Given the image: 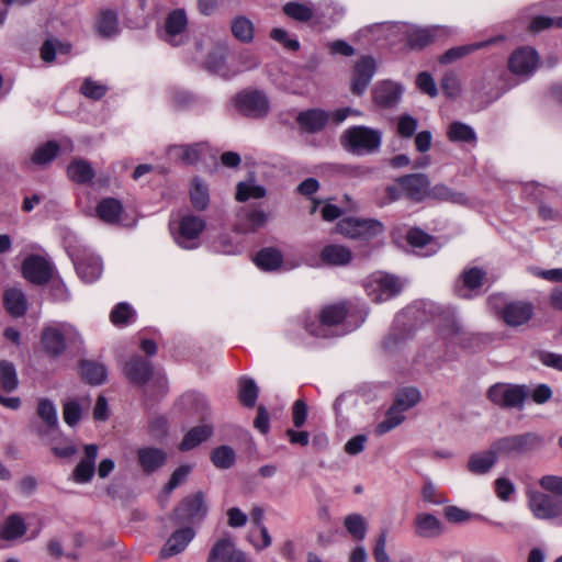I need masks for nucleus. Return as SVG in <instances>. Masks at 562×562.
Masks as SVG:
<instances>
[{
  "mask_svg": "<svg viewBox=\"0 0 562 562\" xmlns=\"http://www.w3.org/2000/svg\"><path fill=\"white\" fill-rule=\"evenodd\" d=\"M448 136L452 142L474 143L476 140L474 130L461 122H453L450 125Z\"/></svg>",
  "mask_w": 562,
  "mask_h": 562,
  "instance_id": "a18cd8bd",
  "label": "nucleus"
},
{
  "mask_svg": "<svg viewBox=\"0 0 562 562\" xmlns=\"http://www.w3.org/2000/svg\"><path fill=\"white\" fill-rule=\"evenodd\" d=\"M350 311V304L341 302L325 306L321 312V322L323 325L333 326L342 322Z\"/></svg>",
  "mask_w": 562,
  "mask_h": 562,
  "instance_id": "7c9ffc66",
  "label": "nucleus"
},
{
  "mask_svg": "<svg viewBox=\"0 0 562 562\" xmlns=\"http://www.w3.org/2000/svg\"><path fill=\"white\" fill-rule=\"evenodd\" d=\"M402 95L401 86L391 82L383 81L376 85L373 89V101L381 108H393L396 105Z\"/></svg>",
  "mask_w": 562,
  "mask_h": 562,
  "instance_id": "4be33fe9",
  "label": "nucleus"
},
{
  "mask_svg": "<svg viewBox=\"0 0 562 562\" xmlns=\"http://www.w3.org/2000/svg\"><path fill=\"white\" fill-rule=\"evenodd\" d=\"M397 182L404 194L415 202H420L428 195L429 180L424 173L403 176Z\"/></svg>",
  "mask_w": 562,
  "mask_h": 562,
  "instance_id": "2eb2a0df",
  "label": "nucleus"
},
{
  "mask_svg": "<svg viewBox=\"0 0 562 562\" xmlns=\"http://www.w3.org/2000/svg\"><path fill=\"white\" fill-rule=\"evenodd\" d=\"M492 448L499 457L520 456L515 435L506 436L494 441Z\"/></svg>",
  "mask_w": 562,
  "mask_h": 562,
  "instance_id": "5fc2aeb1",
  "label": "nucleus"
},
{
  "mask_svg": "<svg viewBox=\"0 0 562 562\" xmlns=\"http://www.w3.org/2000/svg\"><path fill=\"white\" fill-rule=\"evenodd\" d=\"M441 89L443 93L449 98L454 99L459 97L461 92V86L458 76L452 71L446 72L441 79Z\"/></svg>",
  "mask_w": 562,
  "mask_h": 562,
  "instance_id": "4d7b16f0",
  "label": "nucleus"
},
{
  "mask_svg": "<svg viewBox=\"0 0 562 562\" xmlns=\"http://www.w3.org/2000/svg\"><path fill=\"white\" fill-rule=\"evenodd\" d=\"M234 105L241 115L250 119H263L270 112L269 99L261 90L240 91L234 98Z\"/></svg>",
  "mask_w": 562,
  "mask_h": 562,
  "instance_id": "39448f33",
  "label": "nucleus"
},
{
  "mask_svg": "<svg viewBox=\"0 0 562 562\" xmlns=\"http://www.w3.org/2000/svg\"><path fill=\"white\" fill-rule=\"evenodd\" d=\"M238 398L246 407H254L258 397V386L255 381L249 378L239 379Z\"/></svg>",
  "mask_w": 562,
  "mask_h": 562,
  "instance_id": "ea45409f",
  "label": "nucleus"
},
{
  "mask_svg": "<svg viewBox=\"0 0 562 562\" xmlns=\"http://www.w3.org/2000/svg\"><path fill=\"white\" fill-rule=\"evenodd\" d=\"M342 147L355 155H369L379 150L382 132L363 125L347 128L341 135Z\"/></svg>",
  "mask_w": 562,
  "mask_h": 562,
  "instance_id": "f257e3e1",
  "label": "nucleus"
},
{
  "mask_svg": "<svg viewBox=\"0 0 562 562\" xmlns=\"http://www.w3.org/2000/svg\"><path fill=\"white\" fill-rule=\"evenodd\" d=\"M539 63L538 53L531 47H520L508 58V69L517 76L529 77Z\"/></svg>",
  "mask_w": 562,
  "mask_h": 562,
  "instance_id": "f8f14e48",
  "label": "nucleus"
},
{
  "mask_svg": "<svg viewBox=\"0 0 562 562\" xmlns=\"http://www.w3.org/2000/svg\"><path fill=\"white\" fill-rule=\"evenodd\" d=\"M532 306L529 303L513 302L503 310V319L509 326H519L530 319Z\"/></svg>",
  "mask_w": 562,
  "mask_h": 562,
  "instance_id": "b1692460",
  "label": "nucleus"
},
{
  "mask_svg": "<svg viewBox=\"0 0 562 562\" xmlns=\"http://www.w3.org/2000/svg\"><path fill=\"white\" fill-rule=\"evenodd\" d=\"M375 60L370 56L361 57L353 67L351 92L361 95L368 88L375 72Z\"/></svg>",
  "mask_w": 562,
  "mask_h": 562,
  "instance_id": "ddd939ff",
  "label": "nucleus"
},
{
  "mask_svg": "<svg viewBox=\"0 0 562 562\" xmlns=\"http://www.w3.org/2000/svg\"><path fill=\"white\" fill-rule=\"evenodd\" d=\"M95 211L102 222L113 225L120 222L124 209L119 200L105 198L99 202Z\"/></svg>",
  "mask_w": 562,
  "mask_h": 562,
  "instance_id": "bb28decb",
  "label": "nucleus"
},
{
  "mask_svg": "<svg viewBox=\"0 0 562 562\" xmlns=\"http://www.w3.org/2000/svg\"><path fill=\"white\" fill-rule=\"evenodd\" d=\"M415 532L423 538H435L441 535L442 526L434 515L422 513L415 518Z\"/></svg>",
  "mask_w": 562,
  "mask_h": 562,
  "instance_id": "cd10ccee",
  "label": "nucleus"
},
{
  "mask_svg": "<svg viewBox=\"0 0 562 562\" xmlns=\"http://www.w3.org/2000/svg\"><path fill=\"white\" fill-rule=\"evenodd\" d=\"M190 472H191V467L190 465L184 464V465H180L179 468H177L172 472L169 482L166 484V487H165L166 492L170 493L177 486H179L181 483H183L186 481V479L188 477Z\"/></svg>",
  "mask_w": 562,
  "mask_h": 562,
  "instance_id": "0e129e2a",
  "label": "nucleus"
},
{
  "mask_svg": "<svg viewBox=\"0 0 562 562\" xmlns=\"http://www.w3.org/2000/svg\"><path fill=\"white\" fill-rule=\"evenodd\" d=\"M204 149L203 144L173 145L168 149L171 159L179 160L186 165L195 164Z\"/></svg>",
  "mask_w": 562,
  "mask_h": 562,
  "instance_id": "c85d7f7f",
  "label": "nucleus"
},
{
  "mask_svg": "<svg viewBox=\"0 0 562 562\" xmlns=\"http://www.w3.org/2000/svg\"><path fill=\"white\" fill-rule=\"evenodd\" d=\"M19 385L15 368L12 363L2 361V392H12Z\"/></svg>",
  "mask_w": 562,
  "mask_h": 562,
  "instance_id": "13d9d810",
  "label": "nucleus"
},
{
  "mask_svg": "<svg viewBox=\"0 0 562 562\" xmlns=\"http://www.w3.org/2000/svg\"><path fill=\"white\" fill-rule=\"evenodd\" d=\"M485 272L479 268H471L463 272V283L468 289H476L482 285Z\"/></svg>",
  "mask_w": 562,
  "mask_h": 562,
  "instance_id": "69168bd1",
  "label": "nucleus"
},
{
  "mask_svg": "<svg viewBox=\"0 0 562 562\" xmlns=\"http://www.w3.org/2000/svg\"><path fill=\"white\" fill-rule=\"evenodd\" d=\"M64 420L69 426H75L81 418V409L77 402L70 401L65 404L63 412Z\"/></svg>",
  "mask_w": 562,
  "mask_h": 562,
  "instance_id": "338daca9",
  "label": "nucleus"
},
{
  "mask_svg": "<svg viewBox=\"0 0 562 562\" xmlns=\"http://www.w3.org/2000/svg\"><path fill=\"white\" fill-rule=\"evenodd\" d=\"M234 37L243 43H250L254 38V24L246 16H237L231 23Z\"/></svg>",
  "mask_w": 562,
  "mask_h": 562,
  "instance_id": "58836bf2",
  "label": "nucleus"
},
{
  "mask_svg": "<svg viewBox=\"0 0 562 562\" xmlns=\"http://www.w3.org/2000/svg\"><path fill=\"white\" fill-rule=\"evenodd\" d=\"M527 507L536 520L559 521L562 519V499L548 492L531 490L526 494Z\"/></svg>",
  "mask_w": 562,
  "mask_h": 562,
  "instance_id": "f03ea898",
  "label": "nucleus"
},
{
  "mask_svg": "<svg viewBox=\"0 0 562 562\" xmlns=\"http://www.w3.org/2000/svg\"><path fill=\"white\" fill-rule=\"evenodd\" d=\"M21 272L29 282L35 285H45L53 277L54 266L40 255H30L23 260Z\"/></svg>",
  "mask_w": 562,
  "mask_h": 562,
  "instance_id": "9d476101",
  "label": "nucleus"
},
{
  "mask_svg": "<svg viewBox=\"0 0 562 562\" xmlns=\"http://www.w3.org/2000/svg\"><path fill=\"white\" fill-rule=\"evenodd\" d=\"M443 513L446 518L454 524L465 522L472 517L471 513L457 506H447Z\"/></svg>",
  "mask_w": 562,
  "mask_h": 562,
  "instance_id": "774afa93",
  "label": "nucleus"
},
{
  "mask_svg": "<svg viewBox=\"0 0 562 562\" xmlns=\"http://www.w3.org/2000/svg\"><path fill=\"white\" fill-rule=\"evenodd\" d=\"M81 376L92 385L102 384L106 378V369L102 363L83 360L80 364Z\"/></svg>",
  "mask_w": 562,
  "mask_h": 562,
  "instance_id": "f704fd0d",
  "label": "nucleus"
},
{
  "mask_svg": "<svg viewBox=\"0 0 562 562\" xmlns=\"http://www.w3.org/2000/svg\"><path fill=\"white\" fill-rule=\"evenodd\" d=\"M80 91L89 99L99 100L106 93L108 88L91 79H86Z\"/></svg>",
  "mask_w": 562,
  "mask_h": 562,
  "instance_id": "680f3d73",
  "label": "nucleus"
},
{
  "mask_svg": "<svg viewBox=\"0 0 562 562\" xmlns=\"http://www.w3.org/2000/svg\"><path fill=\"white\" fill-rule=\"evenodd\" d=\"M212 427L207 425L193 427L184 436L183 440L179 446V449L181 451H188L195 448L196 446L209 439L210 436L212 435Z\"/></svg>",
  "mask_w": 562,
  "mask_h": 562,
  "instance_id": "473e14b6",
  "label": "nucleus"
},
{
  "mask_svg": "<svg viewBox=\"0 0 562 562\" xmlns=\"http://www.w3.org/2000/svg\"><path fill=\"white\" fill-rule=\"evenodd\" d=\"M58 151L59 145L54 140H49L34 150L31 160L35 165H47L57 156Z\"/></svg>",
  "mask_w": 562,
  "mask_h": 562,
  "instance_id": "37998d69",
  "label": "nucleus"
},
{
  "mask_svg": "<svg viewBox=\"0 0 562 562\" xmlns=\"http://www.w3.org/2000/svg\"><path fill=\"white\" fill-rule=\"evenodd\" d=\"M204 228L203 218L191 214L184 215L178 222L175 240L181 248L194 249L199 246V238Z\"/></svg>",
  "mask_w": 562,
  "mask_h": 562,
  "instance_id": "1a4fd4ad",
  "label": "nucleus"
},
{
  "mask_svg": "<svg viewBox=\"0 0 562 562\" xmlns=\"http://www.w3.org/2000/svg\"><path fill=\"white\" fill-rule=\"evenodd\" d=\"M76 341L80 336L76 328L69 324H59L58 326H47L43 329L41 341L46 353L57 357L66 349L65 340Z\"/></svg>",
  "mask_w": 562,
  "mask_h": 562,
  "instance_id": "423d86ee",
  "label": "nucleus"
},
{
  "mask_svg": "<svg viewBox=\"0 0 562 562\" xmlns=\"http://www.w3.org/2000/svg\"><path fill=\"white\" fill-rule=\"evenodd\" d=\"M123 372L130 382L144 385L151 379L154 368L149 360L140 356H134L125 362Z\"/></svg>",
  "mask_w": 562,
  "mask_h": 562,
  "instance_id": "4468645a",
  "label": "nucleus"
},
{
  "mask_svg": "<svg viewBox=\"0 0 562 562\" xmlns=\"http://www.w3.org/2000/svg\"><path fill=\"white\" fill-rule=\"evenodd\" d=\"M167 452L156 447H143L137 450V461L143 472L151 474L167 462Z\"/></svg>",
  "mask_w": 562,
  "mask_h": 562,
  "instance_id": "f3484780",
  "label": "nucleus"
},
{
  "mask_svg": "<svg viewBox=\"0 0 562 562\" xmlns=\"http://www.w3.org/2000/svg\"><path fill=\"white\" fill-rule=\"evenodd\" d=\"M188 20L184 10L177 9L170 12L166 19L165 29L168 35V41L177 46L179 43L173 42L172 38L180 35L187 26Z\"/></svg>",
  "mask_w": 562,
  "mask_h": 562,
  "instance_id": "c756f323",
  "label": "nucleus"
},
{
  "mask_svg": "<svg viewBox=\"0 0 562 562\" xmlns=\"http://www.w3.org/2000/svg\"><path fill=\"white\" fill-rule=\"evenodd\" d=\"M255 262L262 270H276L282 262V254L276 248H263L256 255Z\"/></svg>",
  "mask_w": 562,
  "mask_h": 562,
  "instance_id": "e433bc0d",
  "label": "nucleus"
},
{
  "mask_svg": "<svg viewBox=\"0 0 562 562\" xmlns=\"http://www.w3.org/2000/svg\"><path fill=\"white\" fill-rule=\"evenodd\" d=\"M207 513V506L204 502L202 492L187 496L175 509V519L177 522H191L195 519H203Z\"/></svg>",
  "mask_w": 562,
  "mask_h": 562,
  "instance_id": "9b49d317",
  "label": "nucleus"
},
{
  "mask_svg": "<svg viewBox=\"0 0 562 562\" xmlns=\"http://www.w3.org/2000/svg\"><path fill=\"white\" fill-rule=\"evenodd\" d=\"M420 400V393L415 387H405L396 393L394 398L393 407L398 409L400 413H404L415 406Z\"/></svg>",
  "mask_w": 562,
  "mask_h": 562,
  "instance_id": "4c0bfd02",
  "label": "nucleus"
},
{
  "mask_svg": "<svg viewBox=\"0 0 562 562\" xmlns=\"http://www.w3.org/2000/svg\"><path fill=\"white\" fill-rule=\"evenodd\" d=\"M266 195V189L249 182H239L236 188V200L245 202L249 199H261Z\"/></svg>",
  "mask_w": 562,
  "mask_h": 562,
  "instance_id": "603ef678",
  "label": "nucleus"
},
{
  "mask_svg": "<svg viewBox=\"0 0 562 562\" xmlns=\"http://www.w3.org/2000/svg\"><path fill=\"white\" fill-rule=\"evenodd\" d=\"M453 333L456 335H462L460 344L462 345V347L471 349L473 351L479 350L481 348V345L484 342L482 336L474 334H464L462 333V328L457 324H453Z\"/></svg>",
  "mask_w": 562,
  "mask_h": 562,
  "instance_id": "052dcab7",
  "label": "nucleus"
},
{
  "mask_svg": "<svg viewBox=\"0 0 562 562\" xmlns=\"http://www.w3.org/2000/svg\"><path fill=\"white\" fill-rule=\"evenodd\" d=\"M69 256L72 259L78 276L85 282H93L99 279L102 273V260L90 249L83 246L69 248Z\"/></svg>",
  "mask_w": 562,
  "mask_h": 562,
  "instance_id": "0eeeda50",
  "label": "nucleus"
},
{
  "mask_svg": "<svg viewBox=\"0 0 562 562\" xmlns=\"http://www.w3.org/2000/svg\"><path fill=\"white\" fill-rule=\"evenodd\" d=\"M245 554L235 549L229 539H221L212 547L206 562H246Z\"/></svg>",
  "mask_w": 562,
  "mask_h": 562,
  "instance_id": "6ab92c4d",
  "label": "nucleus"
},
{
  "mask_svg": "<svg viewBox=\"0 0 562 562\" xmlns=\"http://www.w3.org/2000/svg\"><path fill=\"white\" fill-rule=\"evenodd\" d=\"M492 42H494V40H492ZM490 43H491V41H490ZM487 44H488V42H479V43H474V44H469V45L450 48L443 55L440 56L439 61L441 64L453 63L476 49L485 47Z\"/></svg>",
  "mask_w": 562,
  "mask_h": 562,
  "instance_id": "79ce46f5",
  "label": "nucleus"
},
{
  "mask_svg": "<svg viewBox=\"0 0 562 562\" xmlns=\"http://www.w3.org/2000/svg\"><path fill=\"white\" fill-rule=\"evenodd\" d=\"M337 232L351 239L369 240L383 233L381 222L373 218L344 217L336 225Z\"/></svg>",
  "mask_w": 562,
  "mask_h": 562,
  "instance_id": "20e7f679",
  "label": "nucleus"
},
{
  "mask_svg": "<svg viewBox=\"0 0 562 562\" xmlns=\"http://www.w3.org/2000/svg\"><path fill=\"white\" fill-rule=\"evenodd\" d=\"M497 453L494 448L470 456L468 461V470L473 474H485L496 463Z\"/></svg>",
  "mask_w": 562,
  "mask_h": 562,
  "instance_id": "a878e982",
  "label": "nucleus"
},
{
  "mask_svg": "<svg viewBox=\"0 0 562 562\" xmlns=\"http://www.w3.org/2000/svg\"><path fill=\"white\" fill-rule=\"evenodd\" d=\"M328 120V114L318 109H312L299 113L297 124L307 133H316L324 128Z\"/></svg>",
  "mask_w": 562,
  "mask_h": 562,
  "instance_id": "393cba45",
  "label": "nucleus"
},
{
  "mask_svg": "<svg viewBox=\"0 0 562 562\" xmlns=\"http://www.w3.org/2000/svg\"><path fill=\"white\" fill-rule=\"evenodd\" d=\"M27 530L24 519L19 514L10 515L2 524V540H16Z\"/></svg>",
  "mask_w": 562,
  "mask_h": 562,
  "instance_id": "2f4dec72",
  "label": "nucleus"
},
{
  "mask_svg": "<svg viewBox=\"0 0 562 562\" xmlns=\"http://www.w3.org/2000/svg\"><path fill=\"white\" fill-rule=\"evenodd\" d=\"M538 484L544 492L562 499V475L546 474L539 479Z\"/></svg>",
  "mask_w": 562,
  "mask_h": 562,
  "instance_id": "6e6d98bb",
  "label": "nucleus"
},
{
  "mask_svg": "<svg viewBox=\"0 0 562 562\" xmlns=\"http://www.w3.org/2000/svg\"><path fill=\"white\" fill-rule=\"evenodd\" d=\"M2 302L12 317H21L27 311V299L20 288L7 289L2 294Z\"/></svg>",
  "mask_w": 562,
  "mask_h": 562,
  "instance_id": "5701e85b",
  "label": "nucleus"
},
{
  "mask_svg": "<svg viewBox=\"0 0 562 562\" xmlns=\"http://www.w3.org/2000/svg\"><path fill=\"white\" fill-rule=\"evenodd\" d=\"M283 12L289 18L299 21L307 22L313 18V10L300 2L291 1L283 5Z\"/></svg>",
  "mask_w": 562,
  "mask_h": 562,
  "instance_id": "3c124183",
  "label": "nucleus"
},
{
  "mask_svg": "<svg viewBox=\"0 0 562 562\" xmlns=\"http://www.w3.org/2000/svg\"><path fill=\"white\" fill-rule=\"evenodd\" d=\"M133 316V310L127 303H119L111 312V322L119 326L125 325L128 319Z\"/></svg>",
  "mask_w": 562,
  "mask_h": 562,
  "instance_id": "e2e57ef3",
  "label": "nucleus"
},
{
  "mask_svg": "<svg viewBox=\"0 0 562 562\" xmlns=\"http://www.w3.org/2000/svg\"><path fill=\"white\" fill-rule=\"evenodd\" d=\"M68 177L77 183H86L91 181L95 173L92 166L83 159H75L67 169Z\"/></svg>",
  "mask_w": 562,
  "mask_h": 562,
  "instance_id": "72a5a7b5",
  "label": "nucleus"
},
{
  "mask_svg": "<svg viewBox=\"0 0 562 562\" xmlns=\"http://www.w3.org/2000/svg\"><path fill=\"white\" fill-rule=\"evenodd\" d=\"M353 258L352 251L342 245L331 244L325 246L319 254V260L327 267L348 266Z\"/></svg>",
  "mask_w": 562,
  "mask_h": 562,
  "instance_id": "412c9836",
  "label": "nucleus"
},
{
  "mask_svg": "<svg viewBox=\"0 0 562 562\" xmlns=\"http://www.w3.org/2000/svg\"><path fill=\"white\" fill-rule=\"evenodd\" d=\"M194 535L191 527H184L172 532L160 550V558L166 559L181 553L192 541Z\"/></svg>",
  "mask_w": 562,
  "mask_h": 562,
  "instance_id": "a211bd4d",
  "label": "nucleus"
},
{
  "mask_svg": "<svg viewBox=\"0 0 562 562\" xmlns=\"http://www.w3.org/2000/svg\"><path fill=\"white\" fill-rule=\"evenodd\" d=\"M530 389L524 384L496 383L486 393L487 398L502 408L522 409Z\"/></svg>",
  "mask_w": 562,
  "mask_h": 562,
  "instance_id": "7ed1b4c3",
  "label": "nucleus"
},
{
  "mask_svg": "<svg viewBox=\"0 0 562 562\" xmlns=\"http://www.w3.org/2000/svg\"><path fill=\"white\" fill-rule=\"evenodd\" d=\"M368 295L376 303L397 295L403 288L401 280L392 274L375 273L364 284Z\"/></svg>",
  "mask_w": 562,
  "mask_h": 562,
  "instance_id": "6e6552de",
  "label": "nucleus"
},
{
  "mask_svg": "<svg viewBox=\"0 0 562 562\" xmlns=\"http://www.w3.org/2000/svg\"><path fill=\"white\" fill-rule=\"evenodd\" d=\"M403 420L404 415L391 406L385 414V418L375 426L374 431L378 436L384 435L401 425Z\"/></svg>",
  "mask_w": 562,
  "mask_h": 562,
  "instance_id": "de8ad7c7",
  "label": "nucleus"
},
{
  "mask_svg": "<svg viewBox=\"0 0 562 562\" xmlns=\"http://www.w3.org/2000/svg\"><path fill=\"white\" fill-rule=\"evenodd\" d=\"M344 526L350 536L357 540L362 541L367 535V522L360 514H350L345 517Z\"/></svg>",
  "mask_w": 562,
  "mask_h": 562,
  "instance_id": "a19ab883",
  "label": "nucleus"
},
{
  "mask_svg": "<svg viewBox=\"0 0 562 562\" xmlns=\"http://www.w3.org/2000/svg\"><path fill=\"white\" fill-rule=\"evenodd\" d=\"M37 415L49 429H54L58 424L56 407L49 400L38 401Z\"/></svg>",
  "mask_w": 562,
  "mask_h": 562,
  "instance_id": "8fccbe9b",
  "label": "nucleus"
},
{
  "mask_svg": "<svg viewBox=\"0 0 562 562\" xmlns=\"http://www.w3.org/2000/svg\"><path fill=\"white\" fill-rule=\"evenodd\" d=\"M190 201L194 210L204 211L210 203L209 190L198 177L192 179Z\"/></svg>",
  "mask_w": 562,
  "mask_h": 562,
  "instance_id": "c9c22d12",
  "label": "nucleus"
},
{
  "mask_svg": "<svg viewBox=\"0 0 562 562\" xmlns=\"http://www.w3.org/2000/svg\"><path fill=\"white\" fill-rule=\"evenodd\" d=\"M427 196L442 201H451L459 204H464L467 202V196L463 193L453 192L445 184H437L429 189Z\"/></svg>",
  "mask_w": 562,
  "mask_h": 562,
  "instance_id": "49530a36",
  "label": "nucleus"
},
{
  "mask_svg": "<svg viewBox=\"0 0 562 562\" xmlns=\"http://www.w3.org/2000/svg\"><path fill=\"white\" fill-rule=\"evenodd\" d=\"M447 31L442 26L409 27L406 31V42L412 49H423L437 37L443 36Z\"/></svg>",
  "mask_w": 562,
  "mask_h": 562,
  "instance_id": "dca6fc26",
  "label": "nucleus"
},
{
  "mask_svg": "<svg viewBox=\"0 0 562 562\" xmlns=\"http://www.w3.org/2000/svg\"><path fill=\"white\" fill-rule=\"evenodd\" d=\"M211 461L217 469H229L236 461V453L232 447L221 446L212 451Z\"/></svg>",
  "mask_w": 562,
  "mask_h": 562,
  "instance_id": "c03bdc74",
  "label": "nucleus"
},
{
  "mask_svg": "<svg viewBox=\"0 0 562 562\" xmlns=\"http://www.w3.org/2000/svg\"><path fill=\"white\" fill-rule=\"evenodd\" d=\"M418 127V122L415 117L403 114L397 120V133L403 138L412 137Z\"/></svg>",
  "mask_w": 562,
  "mask_h": 562,
  "instance_id": "bf43d9fd",
  "label": "nucleus"
},
{
  "mask_svg": "<svg viewBox=\"0 0 562 562\" xmlns=\"http://www.w3.org/2000/svg\"><path fill=\"white\" fill-rule=\"evenodd\" d=\"M85 459H82L72 471V480L77 483H88L95 471V459L98 456V446L94 443L85 446Z\"/></svg>",
  "mask_w": 562,
  "mask_h": 562,
  "instance_id": "aec40b11",
  "label": "nucleus"
},
{
  "mask_svg": "<svg viewBox=\"0 0 562 562\" xmlns=\"http://www.w3.org/2000/svg\"><path fill=\"white\" fill-rule=\"evenodd\" d=\"M98 31L102 36H111L117 31V15L111 10L102 11L98 21Z\"/></svg>",
  "mask_w": 562,
  "mask_h": 562,
  "instance_id": "864d4df0",
  "label": "nucleus"
},
{
  "mask_svg": "<svg viewBox=\"0 0 562 562\" xmlns=\"http://www.w3.org/2000/svg\"><path fill=\"white\" fill-rule=\"evenodd\" d=\"M515 437L520 454L529 453L543 445V438L536 432H524Z\"/></svg>",
  "mask_w": 562,
  "mask_h": 562,
  "instance_id": "09e8293b",
  "label": "nucleus"
}]
</instances>
